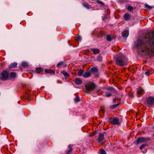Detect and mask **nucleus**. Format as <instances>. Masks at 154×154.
Here are the masks:
<instances>
[{"instance_id": "f257e3e1", "label": "nucleus", "mask_w": 154, "mask_h": 154, "mask_svg": "<svg viewBox=\"0 0 154 154\" xmlns=\"http://www.w3.org/2000/svg\"><path fill=\"white\" fill-rule=\"evenodd\" d=\"M134 46L139 51L150 57L154 56V32L146 33L137 39Z\"/></svg>"}, {"instance_id": "f03ea898", "label": "nucleus", "mask_w": 154, "mask_h": 154, "mask_svg": "<svg viewBox=\"0 0 154 154\" xmlns=\"http://www.w3.org/2000/svg\"><path fill=\"white\" fill-rule=\"evenodd\" d=\"M115 61L117 65L122 66L127 64V59L123 54H119L116 56Z\"/></svg>"}, {"instance_id": "7ed1b4c3", "label": "nucleus", "mask_w": 154, "mask_h": 154, "mask_svg": "<svg viewBox=\"0 0 154 154\" xmlns=\"http://www.w3.org/2000/svg\"><path fill=\"white\" fill-rule=\"evenodd\" d=\"M86 90L87 92H89L93 91L96 88L95 84L91 82H89L85 86Z\"/></svg>"}, {"instance_id": "20e7f679", "label": "nucleus", "mask_w": 154, "mask_h": 154, "mask_svg": "<svg viewBox=\"0 0 154 154\" xmlns=\"http://www.w3.org/2000/svg\"><path fill=\"white\" fill-rule=\"evenodd\" d=\"M150 140V138L149 137H139L134 142V143L137 144L140 143L147 142Z\"/></svg>"}, {"instance_id": "39448f33", "label": "nucleus", "mask_w": 154, "mask_h": 154, "mask_svg": "<svg viewBox=\"0 0 154 154\" xmlns=\"http://www.w3.org/2000/svg\"><path fill=\"white\" fill-rule=\"evenodd\" d=\"M8 72L5 70L3 71L0 75V79L2 81H5L7 80L9 77Z\"/></svg>"}, {"instance_id": "423d86ee", "label": "nucleus", "mask_w": 154, "mask_h": 154, "mask_svg": "<svg viewBox=\"0 0 154 154\" xmlns=\"http://www.w3.org/2000/svg\"><path fill=\"white\" fill-rule=\"evenodd\" d=\"M109 121L111 124L114 125H118L120 123L119 119L116 117L110 119Z\"/></svg>"}, {"instance_id": "0eeeda50", "label": "nucleus", "mask_w": 154, "mask_h": 154, "mask_svg": "<svg viewBox=\"0 0 154 154\" xmlns=\"http://www.w3.org/2000/svg\"><path fill=\"white\" fill-rule=\"evenodd\" d=\"M147 104L149 106L153 105L154 104V98L152 97H149L147 99Z\"/></svg>"}, {"instance_id": "6e6552de", "label": "nucleus", "mask_w": 154, "mask_h": 154, "mask_svg": "<svg viewBox=\"0 0 154 154\" xmlns=\"http://www.w3.org/2000/svg\"><path fill=\"white\" fill-rule=\"evenodd\" d=\"M104 135L103 133H100L99 137L97 139V141L99 142H101L104 140Z\"/></svg>"}, {"instance_id": "1a4fd4ad", "label": "nucleus", "mask_w": 154, "mask_h": 154, "mask_svg": "<svg viewBox=\"0 0 154 154\" xmlns=\"http://www.w3.org/2000/svg\"><path fill=\"white\" fill-rule=\"evenodd\" d=\"M115 36L111 35H107L106 37V39L108 41L110 42L112 39L115 38Z\"/></svg>"}, {"instance_id": "9d476101", "label": "nucleus", "mask_w": 154, "mask_h": 154, "mask_svg": "<svg viewBox=\"0 0 154 154\" xmlns=\"http://www.w3.org/2000/svg\"><path fill=\"white\" fill-rule=\"evenodd\" d=\"M72 81L78 85L81 84L82 82V80L79 78H76L75 79L73 80Z\"/></svg>"}, {"instance_id": "9b49d317", "label": "nucleus", "mask_w": 154, "mask_h": 154, "mask_svg": "<svg viewBox=\"0 0 154 154\" xmlns=\"http://www.w3.org/2000/svg\"><path fill=\"white\" fill-rule=\"evenodd\" d=\"M125 20H128L131 17V16L128 13H125L123 16Z\"/></svg>"}, {"instance_id": "f8f14e48", "label": "nucleus", "mask_w": 154, "mask_h": 154, "mask_svg": "<svg viewBox=\"0 0 154 154\" xmlns=\"http://www.w3.org/2000/svg\"><path fill=\"white\" fill-rule=\"evenodd\" d=\"M129 31L127 30H125L122 32V35L125 37H127L129 35Z\"/></svg>"}, {"instance_id": "ddd939ff", "label": "nucleus", "mask_w": 154, "mask_h": 154, "mask_svg": "<svg viewBox=\"0 0 154 154\" xmlns=\"http://www.w3.org/2000/svg\"><path fill=\"white\" fill-rule=\"evenodd\" d=\"M137 93L138 95H141L144 93V90L140 87L138 89Z\"/></svg>"}, {"instance_id": "4468645a", "label": "nucleus", "mask_w": 154, "mask_h": 154, "mask_svg": "<svg viewBox=\"0 0 154 154\" xmlns=\"http://www.w3.org/2000/svg\"><path fill=\"white\" fill-rule=\"evenodd\" d=\"M45 72L46 73H48L51 74H55L54 71L50 69H46Z\"/></svg>"}, {"instance_id": "2eb2a0df", "label": "nucleus", "mask_w": 154, "mask_h": 154, "mask_svg": "<svg viewBox=\"0 0 154 154\" xmlns=\"http://www.w3.org/2000/svg\"><path fill=\"white\" fill-rule=\"evenodd\" d=\"M91 75V73L89 71H86L85 72L84 74L83 75V76L85 78H87Z\"/></svg>"}, {"instance_id": "dca6fc26", "label": "nucleus", "mask_w": 154, "mask_h": 154, "mask_svg": "<svg viewBox=\"0 0 154 154\" xmlns=\"http://www.w3.org/2000/svg\"><path fill=\"white\" fill-rule=\"evenodd\" d=\"M35 72L38 73H39L43 70V68L41 67L37 68L35 69Z\"/></svg>"}, {"instance_id": "f3484780", "label": "nucleus", "mask_w": 154, "mask_h": 154, "mask_svg": "<svg viewBox=\"0 0 154 154\" xmlns=\"http://www.w3.org/2000/svg\"><path fill=\"white\" fill-rule=\"evenodd\" d=\"M17 64L16 63H11L8 66V68L11 69L12 68H15Z\"/></svg>"}, {"instance_id": "a211bd4d", "label": "nucleus", "mask_w": 154, "mask_h": 154, "mask_svg": "<svg viewBox=\"0 0 154 154\" xmlns=\"http://www.w3.org/2000/svg\"><path fill=\"white\" fill-rule=\"evenodd\" d=\"M61 73L65 76L66 79L68 78L69 76V75L68 73L64 71H62Z\"/></svg>"}, {"instance_id": "6ab92c4d", "label": "nucleus", "mask_w": 154, "mask_h": 154, "mask_svg": "<svg viewBox=\"0 0 154 154\" xmlns=\"http://www.w3.org/2000/svg\"><path fill=\"white\" fill-rule=\"evenodd\" d=\"M91 51L93 52V54H97L99 53V51L97 49H91Z\"/></svg>"}, {"instance_id": "aec40b11", "label": "nucleus", "mask_w": 154, "mask_h": 154, "mask_svg": "<svg viewBox=\"0 0 154 154\" xmlns=\"http://www.w3.org/2000/svg\"><path fill=\"white\" fill-rule=\"evenodd\" d=\"M69 149L68 150L66 151L65 152L66 154H69L72 151L73 148L70 145L69 146Z\"/></svg>"}, {"instance_id": "412c9836", "label": "nucleus", "mask_w": 154, "mask_h": 154, "mask_svg": "<svg viewBox=\"0 0 154 154\" xmlns=\"http://www.w3.org/2000/svg\"><path fill=\"white\" fill-rule=\"evenodd\" d=\"M99 152L100 154H106V152L103 149H100Z\"/></svg>"}, {"instance_id": "4be33fe9", "label": "nucleus", "mask_w": 154, "mask_h": 154, "mask_svg": "<svg viewBox=\"0 0 154 154\" xmlns=\"http://www.w3.org/2000/svg\"><path fill=\"white\" fill-rule=\"evenodd\" d=\"M83 6L88 9H89L90 7V5H89L88 3H85L83 4Z\"/></svg>"}, {"instance_id": "5701e85b", "label": "nucleus", "mask_w": 154, "mask_h": 154, "mask_svg": "<svg viewBox=\"0 0 154 154\" xmlns=\"http://www.w3.org/2000/svg\"><path fill=\"white\" fill-rule=\"evenodd\" d=\"M75 39L78 42H80L81 41V38L79 35H77L75 36Z\"/></svg>"}, {"instance_id": "b1692460", "label": "nucleus", "mask_w": 154, "mask_h": 154, "mask_svg": "<svg viewBox=\"0 0 154 154\" xmlns=\"http://www.w3.org/2000/svg\"><path fill=\"white\" fill-rule=\"evenodd\" d=\"M91 71L93 72H97V69L95 67H93L91 69Z\"/></svg>"}, {"instance_id": "393cba45", "label": "nucleus", "mask_w": 154, "mask_h": 154, "mask_svg": "<svg viewBox=\"0 0 154 154\" xmlns=\"http://www.w3.org/2000/svg\"><path fill=\"white\" fill-rule=\"evenodd\" d=\"M16 75V73L14 72H11L10 74V76L11 78H14Z\"/></svg>"}, {"instance_id": "a878e982", "label": "nucleus", "mask_w": 154, "mask_h": 154, "mask_svg": "<svg viewBox=\"0 0 154 154\" xmlns=\"http://www.w3.org/2000/svg\"><path fill=\"white\" fill-rule=\"evenodd\" d=\"M74 100L75 102L77 103L80 101V99L79 96H76V97L74 99Z\"/></svg>"}, {"instance_id": "bb28decb", "label": "nucleus", "mask_w": 154, "mask_h": 154, "mask_svg": "<svg viewBox=\"0 0 154 154\" xmlns=\"http://www.w3.org/2000/svg\"><path fill=\"white\" fill-rule=\"evenodd\" d=\"M145 7L149 9H150L152 8L153 7L152 6H150L147 4H145Z\"/></svg>"}, {"instance_id": "cd10ccee", "label": "nucleus", "mask_w": 154, "mask_h": 154, "mask_svg": "<svg viewBox=\"0 0 154 154\" xmlns=\"http://www.w3.org/2000/svg\"><path fill=\"white\" fill-rule=\"evenodd\" d=\"M21 66L23 67H26L28 66V65L26 63L23 62L21 64Z\"/></svg>"}, {"instance_id": "c85d7f7f", "label": "nucleus", "mask_w": 154, "mask_h": 154, "mask_svg": "<svg viewBox=\"0 0 154 154\" xmlns=\"http://www.w3.org/2000/svg\"><path fill=\"white\" fill-rule=\"evenodd\" d=\"M83 73V71L82 70H80L79 71L78 73V75L79 76H81Z\"/></svg>"}, {"instance_id": "c756f323", "label": "nucleus", "mask_w": 154, "mask_h": 154, "mask_svg": "<svg viewBox=\"0 0 154 154\" xmlns=\"http://www.w3.org/2000/svg\"><path fill=\"white\" fill-rule=\"evenodd\" d=\"M127 10L130 11H131L133 10V8L131 6L129 5L127 8Z\"/></svg>"}, {"instance_id": "7c9ffc66", "label": "nucleus", "mask_w": 154, "mask_h": 154, "mask_svg": "<svg viewBox=\"0 0 154 154\" xmlns=\"http://www.w3.org/2000/svg\"><path fill=\"white\" fill-rule=\"evenodd\" d=\"M64 64V62L63 61H61L57 65V67H59L60 66L63 65Z\"/></svg>"}, {"instance_id": "2f4dec72", "label": "nucleus", "mask_w": 154, "mask_h": 154, "mask_svg": "<svg viewBox=\"0 0 154 154\" xmlns=\"http://www.w3.org/2000/svg\"><path fill=\"white\" fill-rule=\"evenodd\" d=\"M119 105V104H117L113 105L110 106V108L112 109H114V108L116 107Z\"/></svg>"}, {"instance_id": "473e14b6", "label": "nucleus", "mask_w": 154, "mask_h": 154, "mask_svg": "<svg viewBox=\"0 0 154 154\" xmlns=\"http://www.w3.org/2000/svg\"><path fill=\"white\" fill-rule=\"evenodd\" d=\"M97 3H98V4L101 5L102 6H103L104 5V3L103 2H101V1H100V0H97Z\"/></svg>"}, {"instance_id": "72a5a7b5", "label": "nucleus", "mask_w": 154, "mask_h": 154, "mask_svg": "<svg viewBox=\"0 0 154 154\" xmlns=\"http://www.w3.org/2000/svg\"><path fill=\"white\" fill-rule=\"evenodd\" d=\"M107 90L109 91H114L115 90L112 88L110 87L107 88Z\"/></svg>"}, {"instance_id": "f704fd0d", "label": "nucleus", "mask_w": 154, "mask_h": 154, "mask_svg": "<svg viewBox=\"0 0 154 154\" xmlns=\"http://www.w3.org/2000/svg\"><path fill=\"white\" fill-rule=\"evenodd\" d=\"M146 146V144H143L141 145V146L140 147V149L142 150L144 147Z\"/></svg>"}, {"instance_id": "c9c22d12", "label": "nucleus", "mask_w": 154, "mask_h": 154, "mask_svg": "<svg viewBox=\"0 0 154 154\" xmlns=\"http://www.w3.org/2000/svg\"><path fill=\"white\" fill-rule=\"evenodd\" d=\"M43 145V143L42 142L40 143H39V145L38 146V147L39 148H42L43 146H42Z\"/></svg>"}, {"instance_id": "e433bc0d", "label": "nucleus", "mask_w": 154, "mask_h": 154, "mask_svg": "<svg viewBox=\"0 0 154 154\" xmlns=\"http://www.w3.org/2000/svg\"><path fill=\"white\" fill-rule=\"evenodd\" d=\"M150 71L149 70H148L147 71L145 72V74L148 76H149L150 75Z\"/></svg>"}, {"instance_id": "4c0bfd02", "label": "nucleus", "mask_w": 154, "mask_h": 154, "mask_svg": "<svg viewBox=\"0 0 154 154\" xmlns=\"http://www.w3.org/2000/svg\"><path fill=\"white\" fill-rule=\"evenodd\" d=\"M112 95V94L109 93H106V96L107 97H109L111 96Z\"/></svg>"}, {"instance_id": "58836bf2", "label": "nucleus", "mask_w": 154, "mask_h": 154, "mask_svg": "<svg viewBox=\"0 0 154 154\" xmlns=\"http://www.w3.org/2000/svg\"><path fill=\"white\" fill-rule=\"evenodd\" d=\"M129 96L131 97H134L133 94L131 92H129Z\"/></svg>"}, {"instance_id": "ea45409f", "label": "nucleus", "mask_w": 154, "mask_h": 154, "mask_svg": "<svg viewBox=\"0 0 154 154\" xmlns=\"http://www.w3.org/2000/svg\"><path fill=\"white\" fill-rule=\"evenodd\" d=\"M100 91V89L98 90L97 91V93L99 92V91Z\"/></svg>"}, {"instance_id": "a19ab883", "label": "nucleus", "mask_w": 154, "mask_h": 154, "mask_svg": "<svg viewBox=\"0 0 154 154\" xmlns=\"http://www.w3.org/2000/svg\"><path fill=\"white\" fill-rule=\"evenodd\" d=\"M152 136L154 137V134H153Z\"/></svg>"}]
</instances>
